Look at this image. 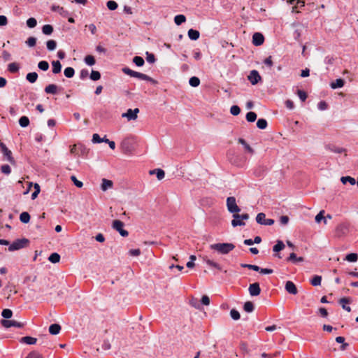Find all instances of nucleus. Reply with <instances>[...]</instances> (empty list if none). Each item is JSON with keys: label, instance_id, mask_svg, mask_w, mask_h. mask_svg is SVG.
I'll return each mask as SVG.
<instances>
[{"label": "nucleus", "instance_id": "obj_1", "mask_svg": "<svg viewBox=\"0 0 358 358\" xmlns=\"http://www.w3.org/2000/svg\"><path fill=\"white\" fill-rule=\"evenodd\" d=\"M210 248L222 255H227L234 249L235 245L229 243H215L210 245Z\"/></svg>", "mask_w": 358, "mask_h": 358}, {"label": "nucleus", "instance_id": "obj_2", "mask_svg": "<svg viewBox=\"0 0 358 358\" xmlns=\"http://www.w3.org/2000/svg\"><path fill=\"white\" fill-rule=\"evenodd\" d=\"M29 243L27 238L17 239L13 241L11 244H9L8 250L10 252L26 248Z\"/></svg>", "mask_w": 358, "mask_h": 358}, {"label": "nucleus", "instance_id": "obj_3", "mask_svg": "<svg viewBox=\"0 0 358 358\" xmlns=\"http://www.w3.org/2000/svg\"><path fill=\"white\" fill-rule=\"evenodd\" d=\"M227 210L231 213H239L241 208L236 204V198L234 196H229L227 199Z\"/></svg>", "mask_w": 358, "mask_h": 358}, {"label": "nucleus", "instance_id": "obj_4", "mask_svg": "<svg viewBox=\"0 0 358 358\" xmlns=\"http://www.w3.org/2000/svg\"><path fill=\"white\" fill-rule=\"evenodd\" d=\"M92 141L94 143H106L112 150L115 148V143L108 139L106 136L103 138H101L98 134H94Z\"/></svg>", "mask_w": 358, "mask_h": 358}, {"label": "nucleus", "instance_id": "obj_5", "mask_svg": "<svg viewBox=\"0 0 358 358\" xmlns=\"http://www.w3.org/2000/svg\"><path fill=\"white\" fill-rule=\"evenodd\" d=\"M124 225V224L123 222L119 220H115L113 222L112 226L113 228L117 231L122 236L126 237L128 236L129 233L127 230L123 229Z\"/></svg>", "mask_w": 358, "mask_h": 358}, {"label": "nucleus", "instance_id": "obj_6", "mask_svg": "<svg viewBox=\"0 0 358 358\" xmlns=\"http://www.w3.org/2000/svg\"><path fill=\"white\" fill-rule=\"evenodd\" d=\"M256 221L259 224L266 226L272 225L275 222L273 219H266V215L264 213H259L257 215Z\"/></svg>", "mask_w": 358, "mask_h": 358}, {"label": "nucleus", "instance_id": "obj_7", "mask_svg": "<svg viewBox=\"0 0 358 358\" xmlns=\"http://www.w3.org/2000/svg\"><path fill=\"white\" fill-rule=\"evenodd\" d=\"M1 148L3 157L6 159L11 164H15V161L12 156L11 151L4 144L1 145Z\"/></svg>", "mask_w": 358, "mask_h": 358}, {"label": "nucleus", "instance_id": "obj_8", "mask_svg": "<svg viewBox=\"0 0 358 358\" xmlns=\"http://www.w3.org/2000/svg\"><path fill=\"white\" fill-rule=\"evenodd\" d=\"M138 113H139V109L137 108L134 110L129 108L127 110L126 113H124L122 115V117H127L128 119V120H135L138 117L137 115Z\"/></svg>", "mask_w": 358, "mask_h": 358}, {"label": "nucleus", "instance_id": "obj_9", "mask_svg": "<svg viewBox=\"0 0 358 358\" xmlns=\"http://www.w3.org/2000/svg\"><path fill=\"white\" fill-rule=\"evenodd\" d=\"M1 324L5 328H10L12 327L17 328H22L24 327V324L22 322H19L15 320H2Z\"/></svg>", "mask_w": 358, "mask_h": 358}, {"label": "nucleus", "instance_id": "obj_10", "mask_svg": "<svg viewBox=\"0 0 358 358\" xmlns=\"http://www.w3.org/2000/svg\"><path fill=\"white\" fill-rule=\"evenodd\" d=\"M248 78L253 85L257 84L262 79L259 72L256 70L251 71Z\"/></svg>", "mask_w": 358, "mask_h": 358}, {"label": "nucleus", "instance_id": "obj_11", "mask_svg": "<svg viewBox=\"0 0 358 358\" xmlns=\"http://www.w3.org/2000/svg\"><path fill=\"white\" fill-rule=\"evenodd\" d=\"M250 294L252 296H257L260 294L261 289L258 282L250 284L248 288Z\"/></svg>", "mask_w": 358, "mask_h": 358}, {"label": "nucleus", "instance_id": "obj_12", "mask_svg": "<svg viewBox=\"0 0 358 358\" xmlns=\"http://www.w3.org/2000/svg\"><path fill=\"white\" fill-rule=\"evenodd\" d=\"M285 245L282 241L278 240L276 241V244L273 247V252H276L274 255V257L281 259L282 257L278 253L280 251L282 250L285 248Z\"/></svg>", "mask_w": 358, "mask_h": 358}, {"label": "nucleus", "instance_id": "obj_13", "mask_svg": "<svg viewBox=\"0 0 358 358\" xmlns=\"http://www.w3.org/2000/svg\"><path fill=\"white\" fill-rule=\"evenodd\" d=\"M264 42V37L262 34L255 32L252 36V43L256 46L262 45Z\"/></svg>", "mask_w": 358, "mask_h": 358}, {"label": "nucleus", "instance_id": "obj_14", "mask_svg": "<svg viewBox=\"0 0 358 358\" xmlns=\"http://www.w3.org/2000/svg\"><path fill=\"white\" fill-rule=\"evenodd\" d=\"M352 303V299L350 297H343L338 300V303L341 305L343 309L346 310L347 312L351 311V308L347 304Z\"/></svg>", "mask_w": 358, "mask_h": 358}, {"label": "nucleus", "instance_id": "obj_15", "mask_svg": "<svg viewBox=\"0 0 358 358\" xmlns=\"http://www.w3.org/2000/svg\"><path fill=\"white\" fill-rule=\"evenodd\" d=\"M233 217L231 225L234 227L245 225V223L243 222L242 218H241V214H238V213H233Z\"/></svg>", "mask_w": 358, "mask_h": 358}, {"label": "nucleus", "instance_id": "obj_16", "mask_svg": "<svg viewBox=\"0 0 358 358\" xmlns=\"http://www.w3.org/2000/svg\"><path fill=\"white\" fill-rule=\"evenodd\" d=\"M134 78H137L141 80L150 82L153 85H156L158 83L156 80L153 79L152 78L150 77L149 76L142 73H140V72H137V71L136 72Z\"/></svg>", "mask_w": 358, "mask_h": 358}, {"label": "nucleus", "instance_id": "obj_17", "mask_svg": "<svg viewBox=\"0 0 358 358\" xmlns=\"http://www.w3.org/2000/svg\"><path fill=\"white\" fill-rule=\"evenodd\" d=\"M325 149L327 150H329L331 152H335V153H345V155H346V149L343 148L337 147L335 145L333 144H328L325 145Z\"/></svg>", "mask_w": 358, "mask_h": 358}, {"label": "nucleus", "instance_id": "obj_18", "mask_svg": "<svg viewBox=\"0 0 358 358\" xmlns=\"http://www.w3.org/2000/svg\"><path fill=\"white\" fill-rule=\"evenodd\" d=\"M285 289L288 293L294 294V295L296 294L298 292L296 285L292 281H287L286 282Z\"/></svg>", "mask_w": 358, "mask_h": 358}, {"label": "nucleus", "instance_id": "obj_19", "mask_svg": "<svg viewBox=\"0 0 358 358\" xmlns=\"http://www.w3.org/2000/svg\"><path fill=\"white\" fill-rule=\"evenodd\" d=\"M61 331V326L58 324H52L49 327V332L52 335H57Z\"/></svg>", "mask_w": 358, "mask_h": 358}, {"label": "nucleus", "instance_id": "obj_20", "mask_svg": "<svg viewBox=\"0 0 358 358\" xmlns=\"http://www.w3.org/2000/svg\"><path fill=\"white\" fill-rule=\"evenodd\" d=\"M303 260L304 259L302 257H297L294 252H292L287 259V262H291L294 264L297 262H302Z\"/></svg>", "mask_w": 358, "mask_h": 358}, {"label": "nucleus", "instance_id": "obj_21", "mask_svg": "<svg viewBox=\"0 0 358 358\" xmlns=\"http://www.w3.org/2000/svg\"><path fill=\"white\" fill-rule=\"evenodd\" d=\"M345 80L342 78H338L330 84L332 89L340 88L344 86Z\"/></svg>", "mask_w": 358, "mask_h": 358}, {"label": "nucleus", "instance_id": "obj_22", "mask_svg": "<svg viewBox=\"0 0 358 358\" xmlns=\"http://www.w3.org/2000/svg\"><path fill=\"white\" fill-rule=\"evenodd\" d=\"M58 87L55 84H50L45 87V92L47 94H56L57 93Z\"/></svg>", "mask_w": 358, "mask_h": 358}, {"label": "nucleus", "instance_id": "obj_23", "mask_svg": "<svg viewBox=\"0 0 358 358\" xmlns=\"http://www.w3.org/2000/svg\"><path fill=\"white\" fill-rule=\"evenodd\" d=\"M52 73L55 74H57L61 72L62 70V64L59 61H52Z\"/></svg>", "mask_w": 358, "mask_h": 358}, {"label": "nucleus", "instance_id": "obj_24", "mask_svg": "<svg viewBox=\"0 0 358 358\" xmlns=\"http://www.w3.org/2000/svg\"><path fill=\"white\" fill-rule=\"evenodd\" d=\"M203 260L206 262V263L210 267H213L217 270H222V267L220 265L215 262L208 259L207 257H203Z\"/></svg>", "mask_w": 358, "mask_h": 358}, {"label": "nucleus", "instance_id": "obj_25", "mask_svg": "<svg viewBox=\"0 0 358 358\" xmlns=\"http://www.w3.org/2000/svg\"><path fill=\"white\" fill-rule=\"evenodd\" d=\"M188 36L191 40L196 41L200 36V33L199 31L190 29L188 31Z\"/></svg>", "mask_w": 358, "mask_h": 358}, {"label": "nucleus", "instance_id": "obj_26", "mask_svg": "<svg viewBox=\"0 0 358 358\" xmlns=\"http://www.w3.org/2000/svg\"><path fill=\"white\" fill-rule=\"evenodd\" d=\"M113 185V183L111 180L103 178L102 179L101 189L106 191L108 189L111 188Z\"/></svg>", "mask_w": 358, "mask_h": 358}, {"label": "nucleus", "instance_id": "obj_27", "mask_svg": "<svg viewBox=\"0 0 358 358\" xmlns=\"http://www.w3.org/2000/svg\"><path fill=\"white\" fill-rule=\"evenodd\" d=\"M26 79L30 83H34L38 79V74L36 72H31L27 74Z\"/></svg>", "mask_w": 358, "mask_h": 358}, {"label": "nucleus", "instance_id": "obj_28", "mask_svg": "<svg viewBox=\"0 0 358 358\" xmlns=\"http://www.w3.org/2000/svg\"><path fill=\"white\" fill-rule=\"evenodd\" d=\"M37 339L31 336H24L21 338V342L27 345H34L36 343Z\"/></svg>", "mask_w": 358, "mask_h": 358}, {"label": "nucleus", "instance_id": "obj_29", "mask_svg": "<svg viewBox=\"0 0 358 358\" xmlns=\"http://www.w3.org/2000/svg\"><path fill=\"white\" fill-rule=\"evenodd\" d=\"M238 142L243 145L248 152L251 154L254 153V150L250 147L249 144L247 143V142L243 138H238Z\"/></svg>", "mask_w": 358, "mask_h": 358}, {"label": "nucleus", "instance_id": "obj_30", "mask_svg": "<svg viewBox=\"0 0 358 358\" xmlns=\"http://www.w3.org/2000/svg\"><path fill=\"white\" fill-rule=\"evenodd\" d=\"M30 215L27 212H22L20 215V220L24 224L30 221Z\"/></svg>", "mask_w": 358, "mask_h": 358}, {"label": "nucleus", "instance_id": "obj_31", "mask_svg": "<svg viewBox=\"0 0 358 358\" xmlns=\"http://www.w3.org/2000/svg\"><path fill=\"white\" fill-rule=\"evenodd\" d=\"M42 32L45 35H50L53 32V27L50 24H45L42 27Z\"/></svg>", "mask_w": 358, "mask_h": 358}, {"label": "nucleus", "instance_id": "obj_32", "mask_svg": "<svg viewBox=\"0 0 358 358\" xmlns=\"http://www.w3.org/2000/svg\"><path fill=\"white\" fill-rule=\"evenodd\" d=\"M243 309L247 313H252L255 309L253 303L251 301H246L244 303Z\"/></svg>", "mask_w": 358, "mask_h": 358}, {"label": "nucleus", "instance_id": "obj_33", "mask_svg": "<svg viewBox=\"0 0 358 358\" xmlns=\"http://www.w3.org/2000/svg\"><path fill=\"white\" fill-rule=\"evenodd\" d=\"M19 64L16 62H13L8 64V70L10 73H17L19 71Z\"/></svg>", "mask_w": 358, "mask_h": 358}, {"label": "nucleus", "instance_id": "obj_34", "mask_svg": "<svg viewBox=\"0 0 358 358\" xmlns=\"http://www.w3.org/2000/svg\"><path fill=\"white\" fill-rule=\"evenodd\" d=\"M48 260L52 262V263H58L60 260V255L57 253V252H54V253H52L49 257H48Z\"/></svg>", "mask_w": 358, "mask_h": 358}, {"label": "nucleus", "instance_id": "obj_35", "mask_svg": "<svg viewBox=\"0 0 358 358\" xmlns=\"http://www.w3.org/2000/svg\"><path fill=\"white\" fill-rule=\"evenodd\" d=\"M341 180L343 182V184H346L347 182H349L352 185L356 184L355 179L350 176H343L341 177Z\"/></svg>", "mask_w": 358, "mask_h": 358}, {"label": "nucleus", "instance_id": "obj_36", "mask_svg": "<svg viewBox=\"0 0 358 358\" xmlns=\"http://www.w3.org/2000/svg\"><path fill=\"white\" fill-rule=\"evenodd\" d=\"M267 125V121L265 119L260 118L257 122V127L260 129H266Z\"/></svg>", "mask_w": 358, "mask_h": 358}, {"label": "nucleus", "instance_id": "obj_37", "mask_svg": "<svg viewBox=\"0 0 358 358\" xmlns=\"http://www.w3.org/2000/svg\"><path fill=\"white\" fill-rule=\"evenodd\" d=\"M345 259L350 262H355L358 259V255L357 253H350L345 256Z\"/></svg>", "mask_w": 358, "mask_h": 358}, {"label": "nucleus", "instance_id": "obj_38", "mask_svg": "<svg viewBox=\"0 0 358 358\" xmlns=\"http://www.w3.org/2000/svg\"><path fill=\"white\" fill-rule=\"evenodd\" d=\"M186 21V17L184 15H178L174 17V22L177 25H180Z\"/></svg>", "mask_w": 358, "mask_h": 358}, {"label": "nucleus", "instance_id": "obj_39", "mask_svg": "<svg viewBox=\"0 0 358 358\" xmlns=\"http://www.w3.org/2000/svg\"><path fill=\"white\" fill-rule=\"evenodd\" d=\"M64 73L66 78H71L74 76L75 71L72 67H67L64 69Z\"/></svg>", "mask_w": 358, "mask_h": 358}, {"label": "nucleus", "instance_id": "obj_40", "mask_svg": "<svg viewBox=\"0 0 358 358\" xmlns=\"http://www.w3.org/2000/svg\"><path fill=\"white\" fill-rule=\"evenodd\" d=\"M46 46L49 51H53L57 47V42L54 40H49L46 42Z\"/></svg>", "mask_w": 358, "mask_h": 358}, {"label": "nucleus", "instance_id": "obj_41", "mask_svg": "<svg viewBox=\"0 0 358 358\" xmlns=\"http://www.w3.org/2000/svg\"><path fill=\"white\" fill-rule=\"evenodd\" d=\"M19 124L22 127H27L29 124V120L27 116H22L19 120Z\"/></svg>", "mask_w": 358, "mask_h": 358}, {"label": "nucleus", "instance_id": "obj_42", "mask_svg": "<svg viewBox=\"0 0 358 358\" xmlns=\"http://www.w3.org/2000/svg\"><path fill=\"white\" fill-rule=\"evenodd\" d=\"M189 83L192 87H196L200 85V80L196 76L189 78Z\"/></svg>", "mask_w": 358, "mask_h": 358}, {"label": "nucleus", "instance_id": "obj_43", "mask_svg": "<svg viewBox=\"0 0 358 358\" xmlns=\"http://www.w3.org/2000/svg\"><path fill=\"white\" fill-rule=\"evenodd\" d=\"M106 6L110 10H115L117 8L118 4L115 1L110 0L107 1Z\"/></svg>", "mask_w": 358, "mask_h": 358}, {"label": "nucleus", "instance_id": "obj_44", "mask_svg": "<svg viewBox=\"0 0 358 358\" xmlns=\"http://www.w3.org/2000/svg\"><path fill=\"white\" fill-rule=\"evenodd\" d=\"M133 62L137 66H142L145 62L143 57L140 56H135L133 58Z\"/></svg>", "mask_w": 358, "mask_h": 358}, {"label": "nucleus", "instance_id": "obj_45", "mask_svg": "<svg viewBox=\"0 0 358 358\" xmlns=\"http://www.w3.org/2000/svg\"><path fill=\"white\" fill-rule=\"evenodd\" d=\"M324 210H321L316 216H315V222L319 223L321 222V220H324V223L327 224L326 217H324Z\"/></svg>", "mask_w": 358, "mask_h": 358}, {"label": "nucleus", "instance_id": "obj_46", "mask_svg": "<svg viewBox=\"0 0 358 358\" xmlns=\"http://www.w3.org/2000/svg\"><path fill=\"white\" fill-rule=\"evenodd\" d=\"M257 119V114L255 112H248L246 114V120L249 122H253Z\"/></svg>", "mask_w": 358, "mask_h": 358}, {"label": "nucleus", "instance_id": "obj_47", "mask_svg": "<svg viewBox=\"0 0 358 358\" xmlns=\"http://www.w3.org/2000/svg\"><path fill=\"white\" fill-rule=\"evenodd\" d=\"M322 277L320 275H315L310 282L313 286H319L321 284Z\"/></svg>", "mask_w": 358, "mask_h": 358}, {"label": "nucleus", "instance_id": "obj_48", "mask_svg": "<svg viewBox=\"0 0 358 358\" xmlns=\"http://www.w3.org/2000/svg\"><path fill=\"white\" fill-rule=\"evenodd\" d=\"M25 358H44L41 354L37 351L30 352Z\"/></svg>", "mask_w": 358, "mask_h": 358}, {"label": "nucleus", "instance_id": "obj_49", "mask_svg": "<svg viewBox=\"0 0 358 358\" xmlns=\"http://www.w3.org/2000/svg\"><path fill=\"white\" fill-rule=\"evenodd\" d=\"M38 67L42 71H47L49 69V64L46 61H41L38 64Z\"/></svg>", "mask_w": 358, "mask_h": 358}, {"label": "nucleus", "instance_id": "obj_50", "mask_svg": "<svg viewBox=\"0 0 358 358\" xmlns=\"http://www.w3.org/2000/svg\"><path fill=\"white\" fill-rule=\"evenodd\" d=\"M85 62L89 66H92L95 64L96 61L92 55H87L85 57Z\"/></svg>", "mask_w": 358, "mask_h": 358}, {"label": "nucleus", "instance_id": "obj_51", "mask_svg": "<svg viewBox=\"0 0 358 358\" xmlns=\"http://www.w3.org/2000/svg\"><path fill=\"white\" fill-rule=\"evenodd\" d=\"M12 310L8 308L3 309V311L1 312V316L5 319H9L12 317Z\"/></svg>", "mask_w": 358, "mask_h": 358}, {"label": "nucleus", "instance_id": "obj_52", "mask_svg": "<svg viewBox=\"0 0 358 358\" xmlns=\"http://www.w3.org/2000/svg\"><path fill=\"white\" fill-rule=\"evenodd\" d=\"M101 78V73L97 71L92 70L90 74V79L96 81Z\"/></svg>", "mask_w": 358, "mask_h": 358}, {"label": "nucleus", "instance_id": "obj_53", "mask_svg": "<svg viewBox=\"0 0 358 358\" xmlns=\"http://www.w3.org/2000/svg\"><path fill=\"white\" fill-rule=\"evenodd\" d=\"M37 21L34 17H30L27 20V25L29 28H34L36 26Z\"/></svg>", "mask_w": 358, "mask_h": 358}, {"label": "nucleus", "instance_id": "obj_54", "mask_svg": "<svg viewBox=\"0 0 358 358\" xmlns=\"http://www.w3.org/2000/svg\"><path fill=\"white\" fill-rule=\"evenodd\" d=\"M230 113L234 115V116H236L240 114L241 113V108H239V106H236V105H234V106H232L230 108Z\"/></svg>", "mask_w": 358, "mask_h": 358}, {"label": "nucleus", "instance_id": "obj_55", "mask_svg": "<svg viewBox=\"0 0 358 358\" xmlns=\"http://www.w3.org/2000/svg\"><path fill=\"white\" fill-rule=\"evenodd\" d=\"M230 315H231V318L234 320H239L240 317H241L239 312L235 309L231 310Z\"/></svg>", "mask_w": 358, "mask_h": 358}, {"label": "nucleus", "instance_id": "obj_56", "mask_svg": "<svg viewBox=\"0 0 358 358\" xmlns=\"http://www.w3.org/2000/svg\"><path fill=\"white\" fill-rule=\"evenodd\" d=\"M1 171L6 175H8L11 172V169L9 165L8 164H3L1 166Z\"/></svg>", "mask_w": 358, "mask_h": 358}, {"label": "nucleus", "instance_id": "obj_57", "mask_svg": "<svg viewBox=\"0 0 358 358\" xmlns=\"http://www.w3.org/2000/svg\"><path fill=\"white\" fill-rule=\"evenodd\" d=\"M36 43V38L35 37L31 36L28 38V39L26 41V44L29 47H34Z\"/></svg>", "mask_w": 358, "mask_h": 358}, {"label": "nucleus", "instance_id": "obj_58", "mask_svg": "<svg viewBox=\"0 0 358 358\" xmlns=\"http://www.w3.org/2000/svg\"><path fill=\"white\" fill-rule=\"evenodd\" d=\"M156 176L159 180H162L165 176V172L161 169H156Z\"/></svg>", "mask_w": 358, "mask_h": 358}, {"label": "nucleus", "instance_id": "obj_59", "mask_svg": "<svg viewBox=\"0 0 358 358\" xmlns=\"http://www.w3.org/2000/svg\"><path fill=\"white\" fill-rule=\"evenodd\" d=\"M71 180L73 182L74 185L77 187L80 188V187H82L83 186V182L78 180L75 176H71Z\"/></svg>", "mask_w": 358, "mask_h": 358}, {"label": "nucleus", "instance_id": "obj_60", "mask_svg": "<svg viewBox=\"0 0 358 358\" xmlns=\"http://www.w3.org/2000/svg\"><path fill=\"white\" fill-rule=\"evenodd\" d=\"M122 71H123V73H124L126 75H128V76H131V77H134L135 73H136V71H133V70L130 69H129V68H128V67H124V68H123V69H122Z\"/></svg>", "mask_w": 358, "mask_h": 358}, {"label": "nucleus", "instance_id": "obj_61", "mask_svg": "<svg viewBox=\"0 0 358 358\" xmlns=\"http://www.w3.org/2000/svg\"><path fill=\"white\" fill-rule=\"evenodd\" d=\"M146 60L148 62L152 64L155 62V57L152 53H150L148 52H146Z\"/></svg>", "mask_w": 358, "mask_h": 358}, {"label": "nucleus", "instance_id": "obj_62", "mask_svg": "<svg viewBox=\"0 0 358 358\" xmlns=\"http://www.w3.org/2000/svg\"><path fill=\"white\" fill-rule=\"evenodd\" d=\"M297 94L299 97V99L302 101H305L306 98H307V94L303 91V90H297Z\"/></svg>", "mask_w": 358, "mask_h": 358}, {"label": "nucleus", "instance_id": "obj_63", "mask_svg": "<svg viewBox=\"0 0 358 358\" xmlns=\"http://www.w3.org/2000/svg\"><path fill=\"white\" fill-rule=\"evenodd\" d=\"M264 63L268 66V67L271 68L273 65V60H272V57L271 56H269L268 57H266L264 60Z\"/></svg>", "mask_w": 358, "mask_h": 358}, {"label": "nucleus", "instance_id": "obj_64", "mask_svg": "<svg viewBox=\"0 0 358 358\" xmlns=\"http://www.w3.org/2000/svg\"><path fill=\"white\" fill-rule=\"evenodd\" d=\"M289 218L287 215H282L280 217V222L282 225H285L288 223Z\"/></svg>", "mask_w": 358, "mask_h": 358}]
</instances>
